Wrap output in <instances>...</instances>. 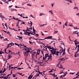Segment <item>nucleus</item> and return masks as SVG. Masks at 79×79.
<instances>
[{
	"mask_svg": "<svg viewBox=\"0 0 79 79\" xmlns=\"http://www.w3.org/2000/svg\"><path fill=\"white\" fill-rule=\"evenodd\" d=\"M78 52H79V51L77 50V51L74 54V57H75V58H76V57H77L78 56V54H77Z\"/></svg>",
	"mask_w": 79,
	"mask_h": 79,
	"instance_id": "obj_1",
	"label": "nucleus"
},
{
	"mask_svg": "<svg viewBox=\"0 0 79 79\" xmlns=\"http://www.w3.org/2000/svg\"><path fill=\"white\" fill-rule=\"evenodd\" d=\"M33 53L31 54V55H32V56H34L35 57V56L34 55H35V54H36V52H33Z\"/></svg>",
	"mask_w": 79,
	"mask_h": 79,
	"instance_id": "obj_2",
	"label": "nucleus"
},
{
	"mask_svg": "<svg viewBox=\"0 0 79 79\" xmlns=\"http://www.w3.org/2000/svg\"><path fill=\"white\" fill-rule=\"evenodd\" d=\"M6 67H7V68H6V69H4V70H3V73H5V71H6L7 70V69L8 68V65L6 66Z\"/></svg>",
	"mask_w": 79,
	"mask_h": 79,
	"instance_id": "obj_3",
	"label": "nucleus"
},
{
	"mask_svg": "<svg viewBox=\"0 0 79 79\" xmlns=\"http://www.w3.org/2000/svg\"><path fill=\"white\" fill-rule=\"evenodd\" d=\"M48 39H52V37H53V36H48Z\"/></svg>",
	"mask_w": 79,
	"mask_h": 79,
	"instance_id": "obj_4",
	"label": "nucleus"
},
{
	"mask_svg": "<svg viewBox=\"0 0 79 79\" xmlns=\"http://www.w3.org/2000/svg\"><path fill=\"white\" fill-rule=\"evenodd\" d=\"M0 18H2L3 19H5V17H4V16H3L2 15H0Z\"/></svg>",
	"mask_w": 79,
	"mask_h": 79,
	"instance_id": "obj_5",
	"label": "nucleus"
},
{
	"mask_svg": "<svg viewBox=\"0 0 79 79\" xmlns=\"http://www.w3.org/2000/svg\"><path fill=\"white\" fill-rule=\"evenodd\" d=\"M12 18H13V19H15V20H16L17 21H19V19H19L18 18L16 19L15 18V17L14 16H13Z\"/></svg>",
	"mask_w": 79,
	"mask_h": 79,
	"instance_id": "obj_6",
	"label": "nucleus"
},
{
	"mask_svg": "<svg viewBox=\"0 0 79 79\" xmlns=\"http://www.w3.org/2000/svg\"><path fill=\"white\" fill-rule=\"evenodd\" d=\"M78 7L75 6L73 8V10H76V9H77V10L78 11Z\"/></svg>",
	"mask_w": 79,
	"mask_h": 79,
	"instance_id": "obj_7",
	"label": "nucleus"
},
{
	"mask_svg": "<svg viewBox=\"0 0 79 79\" xmlns=\"http://www.w3.org/2000/svg\"><path fill=\"white\" fill-rule=\"evenodd\" d=\"M52 48V47L51 46L49 45L48 46V48L49 49V50H51Z\"/></svg>",
	"mask_w": 79,
	"mask_h": 79,
	"instance_id": "obj_8",
	"label": "nucleus"
},
{
	"mask_svg": "<svg viewBox=\"0 0 79 79\" xmlns=\"http://www.w3.org/2000/svg\"><path fill=\"white\" fill-rule=\"evenodd\" d=\"M10 45L9 44H8L7 45V46H6V47H7L6 48H10V47H11V46H10Z\"/></svg>",
	"mask_w": 79,
	"mask_h": 79,
	"instance_id": "obj_9",
	"label": "nucleus"
},
{
	"mask_svg": "<svg viewBox=\"0 0 79 79\" xmlns=\"http://www.w3.org/2000/svg\"><path fill=\"white\" fill-rule=\"evenodd\" d=\"M73 42H75V45H76V44H77V39H76L75 40H74Z\"/></svg>",
	"mask_w": 79,
	"mask_h": 79,
	"instance_id": "obj_10",
	"label": "nucleus"
},
{
	"mask_svg": "<svg viewBox=\"0 0 79 79\" xmlns=\"http://www.w3.org/2000/svg\"><path fill=\"white\" fill-rule=\"evenodd\" d=\"M34 35L35 36H36V37H39V34H36V33H35V34Z\"/></svg>",
	"mask_w": 79,
	"mask_h": 79,
	"instance_id": "obj_11",
	"label": "nucleus"
},
{
	"mask_svg": "<svg viewBox=\"0 0 79 79\" xmlns=\"http://www.w3.org/2000/svg\"><path fill=\"white\" fill-rule=\"evenodd\" d=\"M23 49H22L23 50H24L25 51H26H26H27V49L26 48H23Z\"/></svg>",
	"mask_w": 79,
	"mask_h": 79,
	"instance_id": "obj_12",
	"label": "nucleus"
},
{
	"mask_svg": "<svg viewBox=\"0 0 79 79\" xmlns=\"http://www.w3.org/2000/svg\"><path fill=\"white\" fill-rule=\"evenodd\" d=\"M32 78V77L31 76V75H29L28 77V79H31Z\"/></svg>",
	"mask_w": 79,
	"mask_h": 79,
	"instance_id": "obj_13",
	"label": "nucleus"
},
{
	"mask_svg": "<svg viewBox=\"0 0 79 79\" xmlns=\"http://www.w3.org/2000/svg\"><path fill=\"white\" fill-rule=\"evenodd\" d=\"M55 53H60V52L58 51H53Z\"/></svg>",
	"mask_w": 79,
	"mask_h": 79,
	"instance_id": "obj_14",
	"label": "nucleus"
},
{
	"mask_svg": "<svg viewBox=\"0 0 79 79\" xmlns=\"http://www.w3.org/2000/svg\"><path fill=\"white\" fill-rule=\"evenodd\" d=\"M19 22L18 21V23H17V24L16 25V27H18V26H19Z\"/></svg>",
	"mask_w": 79,
	"mask_h": 79,
	"instance_id": "obj_15",
	"label": "nucleus"
},
{
	"mask_svg": "<svg viewBox=\"0 0 79 79\" xmlns=\"http://www.w3.org/2000/svg\"><path fill=\"white\" fill-rule=\"evenodd\" d=\"M64 26H68V22H65V23L64 24Z\"/></svg>",
	"mask_w": 79,
	"mask_h": 79,
	"instance_id": "obj_16",
	"label": "nucleus"
},
{
	"mask_svg": "<svg viewBox=\"0 0 79 79\" xmlns=\"http://www.w3.org/2000/svg\"><path fill=\"white\" fill-rule=\"evenodd\" d=\"M26 53H27V54L28 55V53H29L30 52L31 53V51H26Z\"/></svg>",
	"mask_w": 79,
	"mask_h": 79,
	"instance_id": "obj_17",
	"label": "nucleus"
},
{
	"mask_svg": "<svg viewBox=\"0 0 79 79\" xmlns=\"http://www.w3.org/2000/svg\"><path fill=\"white\" fill-rule=\"evenodd\" d=\"M9 77V76L7 75L6 76H4L5 78H6L7 79H8V77Z\"/></svg>",
	"mask_w": 79,
	"mask_h": 79,
	"instance_id": "obj_18",
	"label": "nucleus"
},
{
	"mask_svg": "<svg viewBox=\"0 0 79 79\" xmlns=\"http://www.w3.org/2000/svg\"><path fill=\"white\" fill-rule=\"evenodd\" d=\"M27 35H28V36H31V35H30L31 34V33H29V31H27Z\"/></svg>",
	"mask_w": 79,
	"mask_h": 79,
	"instance_id": "obj_19",
	"label": "nucleus"
},
{
	"mask_svg": "<svg viewBox=\"0 0 79 79\" xmlns=\"http://www.w3.org/2000/svg\"><path fill=\"white\" fill-rule=\"evenodd\" d=\"M29 42L30 44H31V45H33V44H33V42H31V41H29Z\"/></svg>",
	"mask_w": 79,
	"mask_h": 79,
	"instance_id": "obj_20",
	"label": "nucleus"
},
{
	"mask_svg": "<svg viewBox=\"0 0 79 79\" xmlns=\"http://www.w3.org/2000/svg\"><path fill=\"white\" fill-rule=\"evenodd\" d=\"M38 73H39V74H40L41 75H42V74H43V72H41L40 71H38Z\"/></svg>",
	"mask_w": 79,
	"mask_h": 79,
	"instance_id": "obj_21",
	"label": "nucleus"
},
{
	"mask_svg": "<svg viewBox=\"0 0 79 79\" xmlns=\"http://www.w3.org/2000/svg\"><path fill=\"white\" fill-rule=\"evenodd\" d=\"M3 40H4V41H6L7 40V41H9V40H8V38H5V39H3Z\"/></svg>",
	"mask_w": 79,
	"mask_h": 79,
	"instance_id": "obj_22",
	"label": "nucleus"
},
{
	"mask_svg": "<svg viewBox=\"0 0 79 79\" xmlns=\"http://www.w3.org/2000/svg\"><path fill=\"white\" fill-rule=\"evenodd\" d=\"M79 32H77V33H72V34L73 35H74V34H79Z\"/></svg>",
	"mask_w": 79,
	"mask_h": 79,
	"instance_id": "obj_23",
	"label": "nucleus"
},
{
	"mask_svg": "<svg viewBox=\"0 0 79 79\" xmlns=\"http://www.w3.org/2000/svg\"><path fill=\"white\" fill-rule=\"evenodd\" d=\"M43 61H45L46 59H47L46 58H45V57H44V56L43 58Z\"/></svg>",
	"mask_w": 79,
	"mask_h": 79,
	"instance_id": "obj_24",
	"label": "nucleus"
},
{
	"mask_svg": "<svg viewBox=\"0 0 79 79\" xmlns=\"http://www.w3.org/2000/svg\"><path fill=\"white\" fill-rule=\"evenodd\" d=\"M33 31L34 33V34H35V31H36V30L35 29H33Z\"/></svg>",
	"mask_w": 79,
	"mask_h": 79,
	"instance_id": "obj_25",
	"label": "nucleus"
},
{
	"mask_svg": "<svg viewBox=\"0 0 79 79\" xmlns=\"http://www.w3.org/2000/svg\"><path fill=\"white\" fill-rule=\"evenodd\" d=\"M66 55V53L65 52H63V53L62 54L63 56H64V55Z\"/></svg>",
	"mask_w": 79,
	"mask_h": 79,
	"instance_id": "obj_26",
	"label": "nucleus"
},
{
	"mask_svg": "<svg viewBox=\"0 0 79 79\" xmlns=\"http://www.w3.org/2000/svg\"><path fill=\"white\" fill-rule=\"evenodd\" d=\"M3 69H2L1 70H0V73H3Z\"/></svg>",
	"mask_w": 79,
	"mask_h": 79,
	"instance_id": "obj_27",
	"label": "nucleus"
},
{
	"mask_svg": "<svg viewBox=\"0 0 79 79\" xmlns=\"http://www.w3.org/2000/svg\"><path fill=\"white\" fill-rule=\"evenodd\" d=\"M2 53H3V54H5V52H3V51H2V52H0V55H2Z\"/></svg>",
	"mask_w": 79,
	"mask_h": 79,
	"instance_id": "obj_28",
	"label": "nucleus"
},
{
	"mask_svg": "<svg viewBox=\"0 0 79 79\" xmlns=\"http://www.w3.org/2000/svg\"><path fill=\"white\" fill-rule=\"evenodd\" d=\"M23 34H24V35H27V32H25L23 33Z\"/></svg>",
	"mask_w": 79,
	"mask_h": 79,
	"instance_id": "obj_29",
	"label": "nucleus"
},
{
	"mask_svg": "<svg viewBox=\"0 0 79 79\" xmlns=\"http://www.w3.org/2000/svg\"><path fill=\"white\" fill-rule=\"evenodd\" d=\"M8 59H11V57L10 56V54H9V55H8Z\"/></svg>",
	"mask_w": 79,
	"mask_h": 79,
	"instance_id": "obj_30",
	"label": "nucleus"
},
{
	"mask_svg": "<svg viewBox=\"0 0 79 79\" xmlns=\"http://www.w3.org/2000/svg\"><path fill=\"white\" fill-rule=\"evenodd\" d=\"M15 8H21V7H19V6H15Z\"/></svg>",
	"mask_w": 79,
	"mask_h": 79,
	"instance_id": "obj_31",
	"label": "nucleus"
},
{
	"mask_svg": "<svg viewBox=\"0 0 79 79\" xmlns=\"http://www.w3.org/2000/svg\"><path fill=\"white\" fill-rule=\"evenodd\" d=\"M35 50H35H33L32 51H30V54H31V53H32V52H33L35 51L34 50Z\"/></svg>",
	"mask_w": 79,
	"mask_h": 79,
	"instance_id": "obj_32",
	"label": "nucleus"
},
{
	"mask_svg": "<svg viewBox=\"0 0 79 79\" xmlns=\"http://www.w3.org/2000/svg\"><path fill=\"white\" fill-rule=\"evenodd\" d=\"M11 11H15V9H13V8H11L10 9Z\"/></svg>",
	"mask_w": 79,
	"mask_h": 79,
	"instance_id": "obj_33",
	"label": "nucleus"
},
{
	"mask_svg": "<svg viewBox=\"0 0 79 79\" xmlns=\"http://www.w3.org/2000/svg\"><path fill=\"white\" fill-rule=\"evenodd\" d=\"M27 6H32V5H31V4H30L29 3H28V4H27Z\"/></svg>",
	"mask_w": 79,
	"mask_h": 79,
	"instance_id": "obj_34",
	"label": "nucleus"
},
{
	"mask_svg": "<svg viewBox=\"0 0 79 79\" xmlns=\"http://www.w3.org/2000/svg\"><path fill=\"white\" fill-rule=\"evenodd\" d=\"M30 17H32L33 18H35V17H33V15H30Z\"/></svg>",
	"mask_w": 79,
	"mask_h": 79,
	"instance_id": "obj_35",
	"label": "nucleus"
},
{
	"mask_svg": "<svg viewBox=\"0 0 79 79\" xmlns=\"http://www.w3.org/2000/svg\"><path fill=\"white\" fill-rule=\"evenodd\" d=\"M30 33H31V35H34V34H34V33L33 34V33H34V31H33L32 32H31Z\"/></svg>",
	"mask_w": 79,
	"mask_h": 79,
	"instance_id": "obj_36",
	"label": "nucleus"
},
{
	"mask_svg": "<svg viewBox=\"0 0 79 79\" xmlns=\"http://www.w3.org/2000/svg\"><path fill=\"white\" fill-rule=\"evenodd\" d=\"M62 71V72H60V73H59V74H62V73H63V74H64V73H63V70Z\"/></svg>",
	"mask_w": 79,
	"mask_h": 79,
	"instance_id": "obj_37",
	"label": "nucleus"
},
{
	"mask_svg": "<svg viewBox=\"0 0 79 79\" xmlns=\"http://www.w3.org/2000/svg\"><path fill=\"white\" fill-rule=\"evenodd\" d=\"M49 51L51 52V53L53 52V50H50V49H49Z\"/></svg>",
	"mask_w": 79,
	"mask_h": 79,
	"instance_id": "obj_38",
	"label": "nucleus"
},
{
	"mask_svg": "<svg viewBox=\"0 0 79 79\" xmlns=\"http://www.w3.org/2000/svg\"><path fill=\"white\" fill-rule=\"evenodd\" d=\"M31 56L32 58L31 59V60H34V56H32V55H31Z\"/></svg>",
	"mask_w": 79,
	"mask_h": 79,
	"instance_id": "obj_39",
	"label": "nucleus"
},
{
	"mask_svg": "<svg viewBox=\"0 0 79 79\" xmlns=\"http://www.w3.org/2000/svg\"><path fill=\"white\" fill-rule=\"evenodd\" d=\"M8 51H9L8 53H9V54H10V52H11H11H12V51H11L10 50H9Z\"/></svg>",
	"mask_w": 79,
	"mask_h": 79,
	"instance_id": "obj_40",
	"label": "nucleus"
},
{
	"mask_svg": "<svg viewBox=\"0 0 79 79\" xmlns=\"http://www.w3.org/2000/svg\"><path fill=\"white\" fill-rule=\"evenodd\" d=\"M58 53H55V55H57V56H59V54H58Z\"/></svg>",
	"mask_w": 79,
	"mask_h": 79,
	"instance_id": "obj_41",
	"label": "nucleus"
},
{
	"mask_svg": "<svg viewBox=\"0 0 79 79\" xmlns=\"http://www.w3.org/2000/svg\"><path fill=\"white\" fill-rule=\"evenodd\" d=\"M63 51H61V52H59V53H60L59 54L60 55V56L61 55V54L62 53V52H63Z\"/></svg>",
	"mask_w": 79,
	"mask_h": 79,
	"instance_id": "obj_42",
	"label": "nucleus"
},
{
	"mask_svg": "<svg viewBox=\"0 0 79 79\" xmlns=\"http://www.w3.org/2000/svg\"><path fill=\"white\" fill-rule=\"evenodd\" d=\"M37 51H38V52H41V49H39L37 50Z\"/></svg>",
	"mask_w": 79,
	"mask_h": 79,
	"instance_id": "obj_43",
	"label": "nucleus"
},
{
	"mask_svg": "<svg viewBox=\"0 0 79 79\" xmlns=\"http://www.w3.org/2000/svg\"><path fill=\"white\" fill-rule=\"evenodd\" d=\"M60 69H63V67L62 66H60V67H59Z\"/></svg>",
	"mask_w": 79,
	"mask_h": 79,
	"instance_id": "obj_44",
	"label": "nucleus"
},
{
	"mask_svg": "<svg viewBox=\"0 0 79 79\" xmlns=\"http://www.w3.org/2000/svg\"><path fill=\"white\" fill-rule=\"evenodd\" d=\"M10 55H15V52H11V54H10Z\"/></svg>",
	"mask_w": 79,
	"mask_h": 79,
	"instance_id": "obj_45",
	"label": "nucleus"
},
{
	"mask_svg": "<svg viewBox=\"0 0 79 79\" xmlns=\"http://www.w3.org/2000/svg\"><path fill=\"white\" fill-rule=\"evenodd\" d=\"M38 68L37 69V70L38 71H39V66H38Z\"/></svg>",
	"mask_w": 79,
	"mask_h": 79,
	"instance_id": "obj_46",
	"label": "nucleus"
},
{
	"mask_svg": "<svg viewBox=\"0 0 79 79\" xmlns=\"http://www.w3.org/2000/svg\"><path fill=\"white\" fill-rule=\"evenodd\" d=\"M13 42H12V43H9V44L10 45H10V46H11H11H12V44H13Z\"/></svg>",
	"mask_w": 79,
	"mask_h": 79,
	"instance_id": "obj_47",
	"label": "nucleus"
},
{
	"mask_svg": "<svg viewBox=\"0 0 79 79\" xmlns=\"http://www.w3.org/2000/svg\"><path fill=\"white\" fill-rule=\"evenodd\" d=\"M51 53H52V55L53 56H54V55H55V53L54 52H52Z\"/></svg>",
	"mask_w": 79,
	"mask_h": 79,
	"instance_id": "obj_48",
	"label": "nucleus"
},
{
	"mask_svg": "<svg viewBox=\"0 0 79 79\" xmlns=\"http://www.w3.org/2000/svg\"><path fill=\"white\" fill-rule=\"evenodd\" d=\"M69 74H75V73H70Z\"/></svg>",
	"mask_w": 79,
	"mask_h": 79,
	"instance_id": "obj_49",
	"label": "nucleus"
},
{
	"mask_svg": "<svg viewBox=\"0 0 79 79\" xmlns=\"http://www.w3.org/2000/svg\"><path fill=\"white\" fill-rule=\"evenodd\" d=\"M73 28L74 29H78V28L77 27H74Z\"/></svg>",
	"mask_w": 79,
	"mask_h": 79,
	"instance_id": "obj_50",
	"label": "nucleus"
},
{
	"mask_svg": "<svg viewBox=\"0 0 79 79\" xmlns=\"http://www.w3.org/2000/svg\"><path fill=\"white\" fill-rule=\"evenodd\" d=\"M58 31H55L54 32V33H55V34H56L57 33H58Z\"/></svg>",
	"mask_w": 79,
	"mask_h": 79,
	"instance_id": "obj_51",
	"label": "nucleus"
},
{
	"mask_svg": "<svg viewBox=\"0 0 79 79\" xmlns=\"http://www.w3.org/2000/svg\"><path fill=\"white\" fill-rule=\"evenodd\" d=\"M22 23L23 24H25V22H23V20H22Z\"/></svg>",
	"mask_w": 79,
	"mask_h": 79,
	"instance_id": "obj_52",
	"label": "nucleus"
},
{
	"mask_svg": "<svg viewBox=\"0 0 79 79\" xmlns=\"http://www.w3.org/2000/svg\"><path fill=\"white\" fill-rule=\"evenodd\" d=\"M25 3H26L23 2L22 4V6H23V5H24V4H25Z\"/></svg>",
	"mask_w": 79,
	"mask_h": 79,
	"instance_id": "obj_53",
	"label": "nucleus"
},
{
	"mask_svg": "<svg viewBox=\"0 0 79 79\" xmlns=\"http://www.w3.org/2000/svg\"><path fill=\"white\" fill-rule=\"evenodd\" d=\"M76 47H75V49H74V50H75V49H76V48H77V47H78V45H77V44H76Z\"/></svg>",
	"mask_w": 79,
	"mask_h": 79,
	"instance_id": "obj_54",
	"label": "nucleus"
},
{
	"mask_svg": "<svg viewBox=\"0 0 79 79\" xmlns=\"http://www.w3.org/2000/svg\"><path fill=\"white\" fill-rule=\"evenodd\" d=\"M0 38H1L0 39H4V37L3 36H0Z\"/></svg>",
	"mask_w": 79,
	"mask_h": 79,
	"instance_id": "obj_55",
	"label": "nucleus"
},
{
	"mask_svg": "<svg viewBox=\"0 0 79 79\" xmlns=\"http://www.w3.org/2000/svg\"><path fill=\"white\" fill-rule=\"evenodd\" d=\"M32 38H33V39H34V40H39V39H35L34 38V37H32Z\"/></svg>",
	"mask_w": 79,
	"mask_h": 79,
	"instance_id": "obj_56",
	"label": "nucleus"
},
{
	"mask_svg": "<svg viewBox=\"0 0 79 79\" xmlns=\"http://www.w3.org/2000/svg\"><path fill=\"white\" fill-rule=\"evenodd\" d=\"M66 73H64V75H63V77H65V76H66Z\"/></svg>",
	"mask_w": 79,
	"mask_h": 79,
	"instance_id": "obj_57",
	"label": "nucleus"
},
{
	"mask_svg": "<svg viewBox=\"0 0 79 79\" xmlns=\"http://www.w3.org/2000/svg\"><path fill=\"white\" fill-rule=\"evenodd\" d=\"M29 29H30V30H32V27H31L28 28Z\"/></svg>",
	"mask_w": 79,
	"mask_h": 79,
	"instance_id": "obj_58",
	"label": "nucleus"
},
{
	"mask_svg": "<svg viewBox=\"0 0 79 79\" xmlns=\"http://www.w3.org/2000/svg\"><path fill=\"white\" fill-rule=\"evenodd\" d=\"M26 29H27V31H29V28L27 27V28Z\"/></svg>",
	"mask_w": 79,
	"mask_h": 79,
	"instance_id": "obj_59",
	"label": "nucleus"
},
{
	"mask_svg": "<svg viewBox=\"0 0 79 79\" xmlns=\"http://www.w3.org/2000/svg\"><path fill=\"white\" fill-rule=\"evenodd\" d=\"M5 26H6V27H7V23H5Z\"/></svg>",
	"mask_w": 79,
	"mask_h": 79,
	"instance_id": "obj_60",
	"label": "nucleus"
},
{
	"mask_svg": "<svg viewBox=\"0 0 79 79\" xmlns=\"http://www.w3.org/2000/svg\"><path fill=\"white\" fill-rule=\"evenodd\" d=\"M13 5H11V6H9V8H11V7H12V6H13Z\"/></svg>",
	"mask_w": 79,
	"mask_h": 79,
	"instance_id": "obj_61",
	"label": "nucleus"
},
{
	"mask_svg": "<svg viewBox=\"0 0 79 79\" xmlns=\"http://www.w3.org/2000/svg\"><path fill=\"white\" fill-rule=\"evenodd\" d=\"M78 49H77V51L79 52V44L78 45Z\"/></svg>",
	"mask_w": 79,
	"mask_h": 79,
	"instance_id": "obj_62",
	"label": "nucleus"
},
{
	"mask_svg": "<svg viewBox=\"0 0 79 79\" xmlns=\"http://www.w3.org/2000/svg\"><path fill=\"white\" fill-rule=\"evenodd\" d=\"M51 5L52 6V7H53V5H54V4H53V3H52L51 4Z\"/></svg>",
	"mask_w": 79,
	"mask_h": 79,
	"instance_id": "obj_63",
	"label": "nucleus"
},
{
	"mask_svg": "<svg viewBox=\"0 0 79 79\" xmlns=\"http://www.w3.org/2000/svg\"><path fill=\"white\" fill-rule=\"evenodd\" d=\"M76 43L77 44H76V45H77V44H79V42L77 41Z\"/></svg>",
	"mask_w": 79,
	"mask_h": 79,
	"instance_id": "obj_64",
	"label": "nucleus"
}]
</instances>
